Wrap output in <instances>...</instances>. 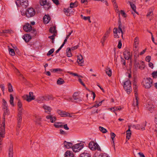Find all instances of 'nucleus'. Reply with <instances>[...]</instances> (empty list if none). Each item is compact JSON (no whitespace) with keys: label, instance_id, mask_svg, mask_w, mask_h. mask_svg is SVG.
<instances>
[{"label":"nucleus","instance_id":"obj_1","mask_svg":"<svg viewBox=\"0 0 157 157\" xmlns=\"http://www.w3.org/2000/svg\"><path fill=\"white\" fill-rule=\"evenodd\" d=\"M8 108L3 109L4 112V115L3 117V121L1 124L0 122V140H2L1 137H3L5 136V115H9V111L8 110Z\"/></svg>","mask_w":157,"mask_h":157},{"label":"nucleus","instance_id":"obj_26","mask_svg":"<svg viewBox=\"0 0 157 157\" xmlns=\"http://www.w3.org/2000/svg\"><path fill=\"white\" fill-rule=\"evenodd\" d=\"M129 52L125 51L124 52V55L125 59H128L130 57Z\"/></svg>","mask_w":157,"mask_h":157},{"label":"nucleus","instance_id":"obj_17","mask_svg":"<svg viewBox=\"0 0 157 157\" xmlns=\"http://www.w3.org/2000/svg\"><path fill=\"white\" fill-rule=\"evenodd\" d=\"M28 5V1L27 0H21L19 3V6H21L25 8Z\"/></svg>","mask_w":157,"mask_h":157},{"label":"nucleus","instance_id":"obj_41","mask_svg":"<svg viewBox=\"0 0 157 157\" xmlns=\"http://www.w3.org/2000/svg\"><path fill=\"white\" fill-rule=\"evenodd\" d=\"M111 1L114 8L116 9V10H117L118 6L116 3V0H111Z\"/></svg>","mask_w":157,"mask_h":157},{"label":"nucleus","instance_id":"obj_63","mask_svg":"<svg viewBox=\"0 0 157 157\" xmlns=\"http://www.w3.org/2000/svg\"><path fill=\"white\" fill-rule=\"evenodd\" d=\"M122 43L121 41L120 40L118 42V44L117 46V47L119 48H121L122 46Z\"/></svg>","mask_w":157,"mask_h":157},{"label":"nucleus","instance_id":"obj_20","mask_svg":"<svg viewBox=\"0 0 157 157\" xmlns=\"http://www.w3.org/2000/svg\"><path fill=\"white\" fill-rule=\"evenodd\" d=\"M64 146L67 149H69L71 147L72 148V147L73 146L71 143L67 142L66 141H64Z\"/></svg>","mask_w":157,"mask_h":157},{"label":"nucleus","instance_id":"obj_30","mask_svg":"<svg viewBox=\"0 0 157 157\" xmlns=\"http://www.w3.org/2000/svg\"><path fill=\"white\" fill-rule=\"evenodd\" d=\"M10 104L11 105L13 106H14V104L13 103V100L14 98L13 96V95L12 94H10Z\"/></svg>","mask_w":157,"mask_h":157},{"label":"nucleus","instance_id":"obj_22","mask_svg":"<svg viewBox=\"0 0 157 157\" xmlns=\"http://www.w3.org/2000/svg\"><path fill=\"white\" fill-rule=\"evenodd\" d=\"M22 113H18L17 120L18 124H21L22 120Z\"/></svg>","mask_w":157,"mask_h":157},{"label":"nucleus","instance_id":"obj_53","mask_svg":"<svg viewBox=\"0 0 157 157\" xmlns=\"http://www.w3.org/2000/svg\"><path fill=\"white\" fill-rule=\"evenodd\" d=\"M99 157H110L109 155H108L107 154L104 153V154H100Z\"/></svg>","mask_w":157,"mask_h":157},{"label":"nucleus","instance_id":"obj_3","mask_svg":"<svg viewBox=\"0 0 157 157\" xmlns=\"http://www.w3.org/2000/svg\"><path fill=\"white\" fill-rule=\"evenodd\" d=\"M143 86L146 88H150L152 85V80L150 78H144L142 82Z\"/></svg>","mask_w":157,"mask_h":157},{"label":"nucleus","instance_id":"obj_54","mask_svg":"<svg viewBox=\"0 0 157 157\" xmlns=\"http://www.w3.org/2000/svg\"><path fill=\"white\" fill-rule=\"evenodd\" d=\"M120 13L121 14L122 16L125 17H126L127 15L125 12L122 10H121L120 12Z\"/></svg>","mask_w":157,"mask_h":157},{"label":"nucleus","instance_id":"obj_40","mask_svg":"<svg viewBox=\"0 0 157 157\" xmlns=\"http://www.w3.org/2000/svg\"><path fill=\"white\" fill-rule=\"evenodd\" d=\"M8 91L9 92H12L13 91V89L12 87V85L10 83H9L8 84Z\"/></svg>","mask_w":157,"mask_h":157},{"label":"nucleus","instance_id":"obj_61","mask_svg":"<svg viewBox=\"0 0 157 157\" xmlns=\"http://www.w3.org/2000/svg\"><path fill=\"white\" fill-rule=\"evenodd\" d=\"M110 30L111 29L110 28H109V30L107 31L105 33V34L104 36H107L108 37L109 34L110 33Z\"/></svg>","mask_w":157,"mask_h":157},{"label":"nucleus","instance_id":"obj_15","mask_svg":"<svg viewBox=\"0 0 157 157\" xmlns=\"http://www.w3.org/2000/svg\"><path fill=\"white\" fill-rule=\"evenodd\" d=\"M46 118L47 119L49 120L50 121L51 123H54L56 120V117L53 115H48L46 116Z\"/></svg>","mask_w":157,"mask_h":157},{"label":"nucleus","instance_id":"obj_16","mask_svg":"<svg viewBox=\"0 0 157 157\" xmlns=\"http://www.w3.org/2000/svg\"><path fill=\"white\" fill-rule=\"evenodd\" d=\"M139 38L138 37H136L134 40V50L136 51V48L139 45Z\"/></svg>","mask_w":157,"mask_h":157},{"label":"nucleus","instance_id":"obj_12","mask_svg":"<svg viewBox=\"0 0 157 157\" xmlns=\"http://www.w3.org/2000/svg\"><path fill=\"white\" fill-rule=\"evenodd\" d=\"M42 108L45 110V112L47 113L48 114H50L52 108L49 106L45 104H44Z\"/></svg>","mask_w":157,"mask_h":157},{"label":"nucleus","instance_id":"obj_52","mask_svg":"<svg viewBox=\"0 0 157 157\" xmlns=\"http://www.w3.org/2000/svg\"><path fill=\"white\" fill-rule=\"evenodd\" d=\"M131 135V132H126V139L129 140Z\"/></svg>","mask_w":157,"mask_h":157},{"label":"nucleus","instance_id":"obj_24","mask_svg":"<svg viewBox=\"0 0 157 157\" xmlns=\"http://www.w3.org/2000/svg\"><path fill=\"white\" fill-rule=\"evenodd\" d=\"M63 123L61 122H54V126L56 128H60L63 127Z\"/></svg>","mask_w":157,"mask_h":157},{"label":"nucleus","instance_id":"obj_36","mask_svg":"<svg viewBox=\"0 0 157 157\" xmlns=\"http://www.w3.org/2000/svg\"><path fill=\"white\" fill-rule=\"evenodd\" d=\"M99 128L100 131L103 133H105L107 132V130L105 128L101 126H99Z\"/></svg>","mask_w":157,"mask_h":157},{"label":"nucleus","instance_id":"obj_43","mask_svg":"<svg viewBox=\"0 0 157 157\" xmlns=\"http://www.w3.org/2000/svg\"><path fill=\"white\" fill-rule=\"evenodd\" d=\"M131 127L137 129H140V124L131 125Z\"/></svg>","mask_w":157,"mask_h":157},{"label":"nucleus","instance_id":"obj_5","mask_svg":"<svg viewBox=\"0 0 157 157\" xmlns=\"http://www.w3.org/2000/svg\"><path fill=\"white\" fill-rule=\"evenodd\" d=\"M84 147V144L82 143H78L75 144L72 147L73 151L75 152L79 151Z\"/></svg>","mask_w":157,"mask_h":157},{"label":"nucleus","instance_id":"obj_39","mask_svg":"<svg viewBox=\"0 0 157 157\" xmlns=\"http://www.w3.org/2000/svg\"><path fill=\"white\" fill-rule=\"evenodd\" d=\"M80 157H91V156L89 154L86 153L81 154Z\"/></svg>","mask_w":157,"mask_h":157},{"label":"nucleus","instance_id":"obj_38","mask_svg":"<svg viewBox=\"0 0 157 157\" xmlns=\"http://www.w3.org/2000/svg\"><path fill=\"white\" fill-rule=\"evenodd\" d=\"M107 38V36H103L102 38L101 39V42L102 43V45L103 46H104V43L105 42V40Z\"/></svg>","mask_w":157,"mask_h":157},{"label":"nucleus","instance_id":"obj_29","mask_svg":"<svg viewBox=\"0 0 157 157\" xmlns=\"http://www.w3.org/2000/svg\"><path fill=\"white\" fill-rule=\"evenodd\" d=\"M71 49L69 48H68L66 50L67 56L68 57H71L72 56V54L71 52Z\"/></svg>","mask_w":157,"mask_h":157},{"label":"nucleus","instance_id":"obj_42","mask_svg":"<svg viewBox=\"0 0 157 157\" xmlns=\"http://www.w3.org/2000/svg\"><path fill=\"white\" fill-rule=\"evenodd\" d=\"M9 50L10 54L11 55L13 56L15 55V53L14 51V50L12 48H9Z\"/></svg>","mask_w":157,"mask_h":157},{"label":"nucleus","instance_id":"obj_32","mask_svg":"<svg viewBox=\"0 0 157 157\" xmlns=\"http://www.w3.org/2000/svg\"><path fill=\"white\" fill-rule=\"evenodd\" d=\"M105 71L106 74L109 77L111 76L112 72L111 70L109 68L107 67L105 69Z\"/></svg>","mask_w":157,"mask_h":157},{"label":"nucleus","instance_id":"obj_10","mask_svg":"<svg viewBox=\"0 0 157 157\" xmlns=\"http://www.w3.org/2000/svg\"><path fill=\"white\" fill-rule=\"evenodd\" d=\"M73 101L76 102H78L82 101V99L79 96L78 93L75 92L73 96Z\"/></svg>","mask_w":157,"mask_h":157},{"label":"nucleus","instance_id":"obj_37","mask_svg":"<svg viewBox=\"0 0 157 157\" xmlns=\"http://www.w3.org/2000/svg\"><path fill=\"white\" fill-rule=\"evenodd\" d=\"M77 2H75L74 3H71L70 5V8H72L76 7L77 6Z\"/></svg>","mask_w":157,"mask_h":157},{"label":"nucleus","instance_id":"obj_57","mask_svg":"<svg viewBox=\"0 0 157 157\" xmlns=\"http://www.w3.org/2000/svg\"><path fill=\"white\" fill-rule=\"evenodd\" d=\"M83 19H84L85 20H88L89 21L90 23L91 21L90 20V17L89 16L87 17H83Z\"/></svg>","mask_w":157,"mask_h":157},{"label":"nucleus","instance_id":"obj_2","mask_svg":"<svg viewBox=\"0 0 157 157\" xmlns=\"http://www.w3.org/2000/svg\"><path fill=\"white\" fill-rule=\"evenodd\" d=\"M119 25L118 26V29L115 28L113 29L114 36L115 38H118L119 37L120 34L121 33V36L123 37V32L122 29H124L125 27L124 26H123L120 21H118Z\"/></svg>","mask_w":157,"mask_h":157},{"label":"nucleus","instance_id":"obj_33","mask_svg":"<svg viewBox=\"0 0 157 157\" xmlns=\"http://www.w3.org/2000/svg\"><path fill=\"white\" fill-rule=\"evenodd\" d=\"M2 105L3 109L8 108L7 103L4 99H2Z\"/></svg>","mask_w":157,"mask_h":157},{"label":"nucleus","instance_id":"obj_9","mask_svg":"<svg viewBox=\"0 0 157 157\" xmlns=\"http://www.w3.org/2000/svg\"><path fill=\"white\" fill-rule=\"evenodd\" d=\"M35 14V12L33 8H29L26 11V16L28 18L33 16Z\"/></svg>","mask_w":157,"mask_h":157},{"label":"nucleus","instance_id":"obj_4","mask_svg":"<svg viewBox=\"0 0 157 157\" xmlns=\"http://www.w3.org/2000/svg\"><path fill=\"white\" fill-rule=\"evenodd\" d=\"M131 82L129 79L124 82V88L128 94H129L132 90Z\"/></svg>","mask_w":157,"mask_h":157},{"label":"nucleus","instance_id":"obj_21","mask_svg":"<svg viewBox=\"0 0 157 157\" xmlns=\"http://www.w3.org/2000/svg\"><path fill=\"white\" fill-rule=\"evenodd\" d=\"M58 113L62 117H65L67 116V113L65 111L58 110H57Z\"/></svg>","mask_w":157,"mask_h":157},{"label":"nucleus","instance_id":"obj_27","mask_svg":"<svg viewBox=\"0 0 157 157\" xmlns=\"http://www.w3.org/2000/svg\"><path fill=\"white\" fill-rule=\"evenodd\" d=\"M146 107L147 109L152 112L154 108V106L151 104H148L146 105Z\"/></svg>","mask_w":157,"mask_h":157},{"label":"nucleus","instance_id":"obj_50","mask_svg":"<svg viewBox=\"0 0 157 157\" xmlns=\"http://www.w3.org/2000/svg\"><path fill=\"white\" fill-rule=\"evenodd\" d=\"M103 101H102L100 102H99L98 103H96V104H95L94 105L92 106V107H98L99 106L101 105V103Z\"/></svg>","mask_w":157,"mask_h":157},{"label":"nucleus","instance_id":"obj_47","mask_svg":"<svg viewBox=\"0 0 157 157\" xmlns=\"http://www.w3.org/2000/svg\"><path fill=\"white\" fill-rule=\"evenodd\" d=\"M68 73H69L71 75L73 76H78V77L79 78L80 77H82V76L78 75L76 73H73V72H69Z\"/></svg>","mask_w":157,"mask_h":157},{"label":"nucleus","instance_id":"obj_25","mask_svg":"<svg viewBox=\"0 0 157 157\" xmlns=\"http://www.w3.org/2000/svg\"><path fill=\"white\" fill-rule=\"evenodd\" d=\"M135 99L134 101L133 105L134 106H137L138 104V95L137 94L136 92L135 93Z\"/></svg>","mask_w":157,"mask_h":157},{"label":"nucleus","instance_id":"obj_62","mask_svg":"<svg viewBox=\"0 0 157 157\" xmlns=\"http://www.w3.org/2000/svg\"><path fill=\"white\" fill-rule=\"evenodd\" d=\"M0 87L1 88L2 91L3 92V93H4V90H5V86L4 84H1L0 85Z\"/></svg>","mask_w":157,"mask_h":157},{"label":"nucleus","instance_id":"obj_13","mask_svg":"<svg viewBox=\"0 0 157 157\" xmlns=\"http://www.w3.org/2000/svg\"><path fill=\"white\" fill-rule=\"evenodd\" d=\"M23 29L25 32H30L32 30V27L28 23H27L24 26Z\"/></svg>","mask_w":157,"mask_h":157},{"label":"nucleus","instance_id":"obj_7","mask_svg":"<svg viewBox=\"0 0 157 157\" xmlns=\"http://www.w3.org/2000/svg\"><path fill=\"white\" fill-rule=\"evenodd\" d=\"M23 98L28 102H30L32 100H34L35 97L33 95V92H29V95H25L23 96Z\"/></svg>","mask_w":157,"mask_h":157},{"label":"nucleus","instance_id":"obj_46","mask_svg":"<svg viewBox=\"0 0 157 157\" xmlns=\"http://www.w3.org/2000/svg\"><path fill=\"white\" fill-rule=\"evenodd\" d=\"M2 33H12L13 32V31L11 30H2Z\"/></svg>","mask_w":157,"mask_h":157},{"label":"nucleus","instance_id":"obj_49","mask_svg":"<svg viewBox=\"0 0 157 157\" xmlns=\"http://www.w3.org/2000/svg\"><path fill=\"white\" fill-rule=\"evenodd\" d=\"M121 109V107H114L113 108V111L115 113V114L117 115V113L115 112V111H117L119 110H120Z\"/></svg>","mask_w":157,"mask_h":157},{"label":"nucleus","instance_id":"obj_60","mask_svg":"<svg viewBox=\"0 0 157 157\" xmlns=\"http://www.w3.org/2000/svg\"><path fill=\"white\" fill-rule=\"evenodd\" d=\"M151 59V57L149 56H147L146 58V60L147 62H149Z\"/></svg>","mask_w":157,"mask_h":157},{"label":"nucleus","instance_id":"obj_58","mask_svg":"<svg viewBox=\"0 0 157 157\" xmlns=\"http://www.w3.org/2000/svg\"><path fill=\"white\" fill-rule=\"evenodd\" d=\"M60 134L62 135H66L67 133L65 131L61 129L60 130Z\"/></svg>","mask_w":157,"mask_h":157},{"label":"nucleus","instance_id":"obj_55","mask_svg":"<svg viewBox=\"0 0 157 157\" xmlns=\"http://www.w3.org/2000/svg\"><path fill=\"white\" fill-rule=\"evenodd\" d=\"M152 75L154 78H156L157 77V71H154L152 73Z\"/></svg>","mask_w":157,"mask_h":157},{"label":"nucleus","instance_id":"obj_59","mask_svg":"<svg viewBox=\"0 0 157 157\" xmlns=\"http://www.w3.org/2000/svg\"><path fill=\"white\" fill-rule=\"evenodd\" d=\"M41 118L40 117H36V119L35 120V122H36L38 124H39V123L38 122L39 121H41Z\"/></svg>","mask_w":157,"mask_h":157},{"label":"nucleus","instance_id":"obj_45","mask_svg":"<svg viewBox=\"0 0 157 157\" xmlns=\"http://www.w3.org/2000/svg\"><path fill=\"white\" fill-rule=\"evenodd\" d=\"M51 72H55L57 71H62L61 69L60 68H57L55 69H52L50 70Z\"/></svg>","mask_w":157,"mask_h":157},{"label":"nucleus","instance_id":"obj_11","mask_svg":"<svg viewBox=\"0 0 157 157\" xmlns=\"http://www.w3.org/2000/svg\"><path fill=\"white\" fill-rule=\"evenodd\" d=\"M33 32L34 33L33 35L30 36L29 35L26 34L24 35L23 36V39L25 40L26 42H29L31 39V36H34L35 35L36 33V31L35 30L33 29Z\"/></svg>","mask_w":157,"mask_h":157},{"label":"nucleus","instance_id":"obj_51","mask_svg":"<svg viewBox=\"0 0 157 157\" xmlns=\"http://www.w3.org/2000/svg\"><path fill=\"white\" fill-rule=\"evenodd\" d=\"M54 49L53 48H52L50 49L47 53V56H49L52 54L54 52Z\"/></svg>","mask_w":157,"mask_h":157},{"label":"nucleus","instance_id":"obj_8","mask_svg":"<svg viewBox=\"0 0 157 157\" xmlns=\"http://www.w3.org/2000/svg\"><path fill=\"white\" fill-rule=\"evenodd\" d=\"M53 100V98L52 95H48L46 96H41L38 98L37 100V102L38 103H40L41 102L40 101H48L50 100Z\"/></svg>","mask_w":157,"mask_h":157},{"label":"nucleus","instance_id":"obj_18","mask_svg":"<svg viewBox=\"0 0 157 157\" xmlns=\"http://www.w3.org/2000/svg\"><path fill=\"white\" fill-rule=\"evenodd\" d=\"M50 20V17L49 15H45L43 18V21L45 24L48 23Z\"/></svg>","mask_w":157,"mask_h":157},{"label":"nucleus","instance_id":"obj_44","mask_svg":"<svg viewBox=\"0 0 157 157\" xmlns=\"http://www.w3.org/2000/svg\"><path fill=\"white\" fill-rule=\"evenodd\" d=\"M49 31L51 33H55L56 32L55 27L53 26L50 28L49 29Z\"/></svg>","mask_w":157,"mask_h":157},{"label":"nucleus","instance_id":"obj_6","mask_svg":"<svg viewBox=\"0 0 157 157\" xmlns=\"http://www.w3.org/2000/svg\"><path fill=\"white\" fill-rule=\"evenodd\" d=\"M89 148L92 150L94 151L97 150L100 151L101 149L99 145L97 143L94 142H91L89 144Z\"/></svg>","mask_w":157,"mask_h":157},{"label":"nucleus","instance_id":"obj_19","mask_svg":"<svg viewBox=\"0 0 157 157\" xmlns=\"http://www.w3.org/2000/svg\"><path fill=\"white\" fill-rule=\"evenodd\" d=\"M9 157H13V145H11L9 149Z\"/></svg>","mask_w":157,"mask_h":157},{"label":"nucleus","instance_id":"obj_31","mask_svg":"<svg viewBox=\"0 0 157 157\" xmlns=\"http://www.w3.org/2000/svg\"><path fill=\"white\" fill-rule=\"evenodd\" d=\"M65 83L64 80L61 78H59L57 80V83L59 85H61Z\"/></svg>","mask_w":157,"mask_h":157},{"label":"nucleus","instance_id":"obj_28","mask_svg":"<svg viewBox=\"0 0 157 157\" xmlns=\"http://www.w3.org/2000/svg\"><path fill=\"white\" fill-rule=\"evenodd\" d=\"M65 157H73L74 155L73 153L70 151H66L65 154Z\"/></svg>","mask_w":157,"mask_h":157},{"label":"nucleus","instance_id":"obj_48","mask_svg":"<svg viewBox=\"0 0 157 157\" xmlns=\"http://www.w3.org/2000/svg\"><path fill=\"white\" fill-rule=\"evenodd\" d=\"M40 4L41 6H44L47 4L46 0H41L40 2Z\"/></svg>","mask_w":157,"mask_h":157},{"label":"nucleus","instance_id":"obj_35","mask_svg":"<svg viewBox=\"0 0 157 157\" xmlns=\"http://www.w3.org/2000/svg\"><path fill=\"white\" fill-rule=\"evenodd\" d=\"M129 4L132 10L134 11V12L136 13V7L134 4L133 3H132L131 2H129Z\"/></svg>","mask_w":157,"mask_h":157},{"label":"nucleus","instance_id":"obj_56","mask_svg":"<svg viewBox=\"0 0 157 157\" xmlns=\"http://www.w3.org/2000/svg\"><path fill=\"white\" fill-rule=\"evenodd\" d=\"M44 6V7L45 10H48L50 8V5H49V4H47Z\"/></svg>","mask_w":157,"mask_h":157},{"label":"nucleus","instance_id":"obj_64","mask_svg":"<svg viewBox=\"0 0 157 157\" xmlns=\"http://www.w3.org/2000/svg\"><path fill=\"white\" fill-rule=\"evenodd\" d=\"M78 81H79V82L83 86H84L85 87V84L83 83V82H82V79L80 78H78Z\"/></svg>","mask_w":157,"mask_h":157},{"label":"nucleus","instance_id":"obj_14","mask_svg":"<svg viewBox=\"0 0 157 157\" xmlns=\"http://www.w3.org/2000/svg\"><path fill=\"white\" fill-rule=\"evenodd\" d=\"M77 62L80 66H83L84 60L83 57L82 55H80L78 56Z\"/></svg>","mask_w":157,"mask_h":157},{"label":"nucleus","instance_id":"obj_34","mask_svg":"<svg viewBox=\"0 0 157 157\" xmlns=\"http://www.w3.org/2000/svg\"><path fill=\"white\" fill-rule=\"evenodd\" d=\"M153 11H151L147 13V16L149 19L150 20H151L153 17Z\"/></svg>","mask_w":157,"mask_h":157},{"label":"nucleus","instance_id":"obj_23","mask_svg":"<svg viewBox=\"0 0 157 157\" xmlns=\"http://www.w3.org/2000/svg\"><path fill=\"white\" fill-rule=\"evenodd\" d=\"M17 106L18 107V113H22V110H23V108L22 107V104L20 100L18 102Z\"/></svg>","mask_w":157,"mask_h":157}]
</instances>
